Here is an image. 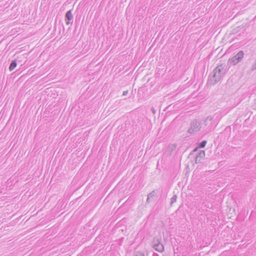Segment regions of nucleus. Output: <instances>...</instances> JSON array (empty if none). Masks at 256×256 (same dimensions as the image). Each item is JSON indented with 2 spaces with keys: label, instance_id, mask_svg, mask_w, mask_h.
Segmentation results:
<instances>
[{
  "label": "nucleus",
  "instance_id": "f257e3e1",
  "mask_svg": "<svg viewBox=\"0 0 256 256\" xmlns=\"http://www.w3.org/2000/svg\"><path fill=\"white\" fill-rule=\"evenodd\" d=\"M226 72V68L224 64L217 66L212 72V76H210L209 82L210 85L214 86L220 82Z\"/></svg>",
  "mask_w": 256,
  "mask_h": 256
},
{
  "label": "nucleus",
  "instance_id": "f03ea898",
  "mask_svg": "<svg viewBox=\"0 0 256 256\" xmlns=\"http://www.w3.org/2000/svg\"><path fill=\"white\" fill-rule=\"evenodd\" d=\"M244 56V52L242 50L239 51L236 54L230 58L228 61V64L230 66H234L240 62Z\"/></svg>",
  "mask_w": 256,
  "mask_h": 256
},
{
  "label": "nucleus",
  "instance_id": "7ed1b4c3",
  "mask_svg": "<svg viewBox=\"0 0 256 256\" xmlns=\"http://www.w3.org/2000/svg\"><path fill=\"white\" fill-rule=\"evenodd\" d=\"M202 128L200 122L198 120H194L190 123V128L188 130V132L192 134L198 132Z\"/></svg>",
  "mask_w": 256,
  "mask_h": 256
},
{
  "label": "nucleus",
  "instance_id": "20e7f679",
  "mask_svg": "<svg viewBox=\"0 0 256 256\" xmlns=\"http://www.w3.org/2000/svg\"><path fill=\"white\" fill-rule=\"evenodd\" d=\"M152 244L153 248L156 251L162 252L164 251V246L161 243V238H154Z\"/></svg>",
  "mask_w": 256,
  "mask_h": 256
},
{
  "label": "nucleus",
  "instance_id": "39448f33",
  "mask_svg": "<svg viewBox=\"0 0 256 256\" xmlns=\"http://www.w3.org/2000/svg\"><path fill=\"white\" fill-rule=\"evenodd\" d=\"M73 15L72 14V10H68L65 14L66 24L68 25L72 24L73 22Z\"/></svg>",
  "mask_w": 256,
  "mask_h": 256
},
{
  "label": "nucleus",
  "instance_id": "423d86ee",
  "mask_svg": "<svg viewBox=\"0 0 256 256\" xmlns=\"http://www.w3.org/2000/svg\"><path fill=\"white\" fill-rule=\"evenodd\" d=\"M205 155V152L204 150H200L196 156L195 163L198 164L202 162V160L204 159Z\"/></svg>",
  "mask_w": 256,
  "mask_h": 256
},
{
  "label": "nucleus",
  "instance_id": "0eeeda50",
  "mask_svg": "<svg viewBox=\"0 0 256 256\" xmlns=\"http://www.w3.org/2000/svg\"><path fill=\"white\" fill-rule=\"evenodd\" d=\"M16 66H17V63H16V60H12L10 65V66H9V70L10 71L13 70L16 68Z\"/></svg>",
  "mask_w": 256,
  "mask_h": 256
},
{
  "label": "nucleus",
  "instance_id": "6e6552de",
  "mask_svg": "<svg viewBox=\"0 0 256 256\" xmlns=\"http://www.w3.org/2000/svg\"><path fill=\"white\" fill-rule=\"evenodd\" d=\"M207 143V142L206 140H202V142H200L198 143V147L200 148H204L206 145Z\"/></svg>",
  "mask_w": 256,
  "mask_h": 256
},
{
  "label": "nucleus",
  "instance_id": "1a4fd4ad",
  "mask_svg": "<svg viewBox=\"0 0 256 256\" xmlns=\"http://www.w3.org/2000/svg\"><path fill=\"white\" fill-rule=\"evenodd\" d=\"M134 256H145L144 254L142 252H135Z\"/></svg>",
  "mask_w": 256,
  "mask_h": 256
},
{
  "label": "nucleus",
  "instance_id": "9d476101",
  "mask_svg": "<svg viewBox=\"0 0 256 256\" xmlns=\"http://www.w3.org/2000/svg\"><path fill=\"white\" fill-rule=\"evenodd\" d=\"M255 70H256V58L255 59L254 62H253L250 68V70L251 71H254Z\"/></svg>",
  "mask_w": 256,
  "mask_h": 256
},
{
  "label": "nucleus",
  "instance_id": "9b49d317",
  "mask_svg": "<svg viewBox=\"0 0 256 256\" xmlns=\"http://www.w3.org/2000/svg\"><path fill=\"white\" fill-rule=\"evenodd\" d=\"M177 198V196L176 195H174L170 199V204L172 205L173 203L176 202Z\"/></svg>",
  "mask_w": 256,
  "mask_h": 256
},
{
  "label": "nucleus",
  "instance_id": "f8f14e48",
  "mask_svg": "<svg viewBox=\"0 0 256 256\" xmlns=\"http://www.w3.org/2000/svg\"><path fill=\"white\" fill-rule=\"evenodd\" d=\"M155 194H156V192L154 190H153L148 194V196L151 198L154 196H155Z\"/></svg>",
  "mask_w": 256,
  "mask_h": 256
},
{
  "label": "nucleus",
  "instance_id": "ddd939ff",
  "mask_svg": "<svg viewBox=\"0 0 256 256\" xmlns=\"http://www.w3.org/2000/svg\"><path fill=\"white\" fill-rule=\"evenodd\" d=\"M211 120H212V119H211V118H210V120H208V118H207L204 120V124H205L206 126H207V125L208 124V120H209V121H211Z\"/></svg>",
  "mask_w": 256,
  "mask_h": 256
},
{
  "label": "nucleus",
  "instance_id": "4468645a",
  "mask_svg": "<svg viewBox=\"0 0 256 256\" xmlns=\"http://www.w3.org/2000/svg\"><path fill=\"white\" fill-rule=\"evenodd\" d=\"M200 148L198 147V146L192 152V154H194V152H196L198 150V148Z\"/></svg>",
  "mask_w": 256,
  "mask_h": 256
},
{
  "label": "nucleus",
  "instance_id": "2eb2a0df",
  "mask_svg": "<svg viewBox=\"0 0 256 256\" xmlns=\"http://www.w3.org/2000/svg\"><path fill=\"white\" fill-rule=\"evenodd\" d=\"M128 93V91H124L123 92L122 95L126 96V95H127Z\"/></svg>",
  "mask_w": 256,
  "mask_h": 256
},
{
  "label": "nucleus",
  "instance_id": "dca6fc26",
  "mask_svg": "<svg viewBox=\"0 0 256 256\" xmlns=\"http://www.w3.org/2000/svg\"><path fill=\"white\" fill-rule=\"evenodd\" d=\"M150 198H149L148 196V198H147V200H146V202H147L148 203H149V202H150Z\"/></svg>",
  "mask_w": 256,
  "mask_h": 256
},
{
  "label": "nucleus",
  "instance_id": "f3484780",
  "mask_svg": "<svg viewBox=\"0 0 256 256\" xmlns=\"http://www.w3.org/2000/svg\"><path fill=\"white\" fill-rule=\"evenodd\" d=\"M156 254V255L157 256H158V254Z\"/></svg>",
  "mask_w": 256,
  "mask_h": 256
}]
</instances>
